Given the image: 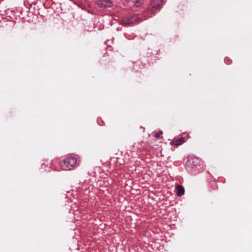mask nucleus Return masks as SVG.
Listing matches in <instances>:
<instances>
[{
    "label": "nucleus",
    "instance_id": "1",
    "mask_svg": "<svg viewBox=\"0 0 252 252\" xmlns=\"http://www.w3.org/2000/svg\"><path fill=\"white\" fill-rule=\"evenodd\" d=\"M77 163L76 158L72 157L66 158L61 163L62 168L64 170H68Z\"/></svg>",
    "mask_w": 252,
    "mask_h": 252
},
{
    "label": "nucleus",
    "instance_id": "2",
    "mask_svg": "<svg viewBox=\"0 0 252 252\" xmlns=\"http://www.w3.org/2000/svg\"><path fill=\"white\" fill-rule=\"evenodd\" d=\"M162 3V0H152L151 12L154 13L157 9L160 7Z\"/></svg>",
    "mask_w": 252,
    "mask_h": 252
},
{
    "label": "nucleus",
    "instance_id": "3",
    "mask_svg": "<svg viewBox=\"0 0 252 252\" xmlns=\"http://www.w3.org/2000/svg\"><path fill=\"white\" fill-rule=\"evenodd\" d=\"M123 21L125 24L130 25L136 22H140V20L138 18L137 15H134L129 18H124Z\"/></svg>",
    "mask_w": 252,
    "mask_h": 252
},
{
    "label": "nucleus",
    "instance_id": "4",
    "mask_svg": "<svg viewBox=\"0 0 252 252\" xmlns=\"http://www.w3.org/2000/svg\"><path fill=\"white\" fill-rule=\"evenodd\" d=\"M97 4L99 7H108L112 5V2L111 0H99Z\"/></svg>",
    "mask_w": 252,
    "mask_h": 252
},
{
    "label": "nucleus",
    "instance_id": "5",
    "mask_svg": "<svg viewBox=\"0 0 252 252\" xmlns=\"http://www.w3.org/2000/svg\"><path fill=\"white\" fill-rule=\"evenodd\" d=\"M185 142V140L184 138L181 137V138H178V139H174L171 142V144L172 145H175L178 146L179 145H180L182 144Z\"/></svg>",
    "mask_w": 252,
    "mask_h": 252
},
{
    "label": "nucleus",
    "instance_id": "6",
    "mask_svg": "<svg viewBox=\"0 0 252 252\" xmlns=\"http://www.w3.org/2000/svg\"><path fill=\"white\" fill-rule=\"evenodd\" d=\"M185 192L184 188L181 186L178 185L177 187V194L179 196H182Z\"/></svg>",
    "mask_w": 252,
    "mask_h": 252
},
{
    "label": "nucleus",
    "instance_id": "7",
    "mask_svg": "<svg viewBox=\"0 0 252 252\" xmlns=\"http://www.w3.org/2000/svg\"><path fill=\"white\" fill-rule=\"evenodd\" d=\"M144 0H136L135 1L134 6L136 7H139L143 3Z\"/></svg>",
    "mask_w": 252,
    "mask_h": 252
},
{
    "label": "nucleus",
    "instance_id": "8",
    "mask_svg": "<svg viewBox=\"0 0 252 252\" xmlns=\"http://www.w3.org/2000/svg\"><path fill=\"white\" fill-rule=\"evenodd\" d=\"M162 134V132L160 131L158 132L155 133V136L156 138H159Z\"/></svg>",
    "mask_w": 252,
    "mask_h": 252
}]
</instances>
